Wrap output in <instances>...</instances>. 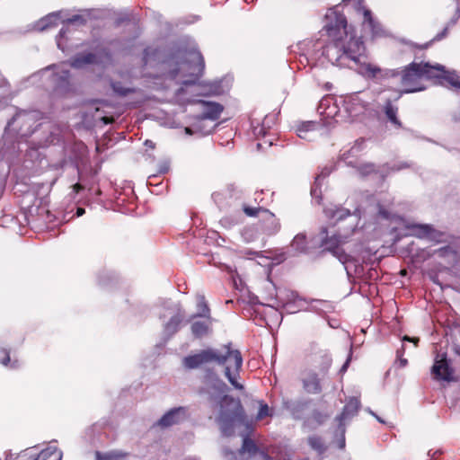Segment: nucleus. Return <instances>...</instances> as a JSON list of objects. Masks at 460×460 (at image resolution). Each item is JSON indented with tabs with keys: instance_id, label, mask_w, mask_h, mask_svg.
<instances>
[{
	"instance_id": "1",
	"label": "nucleus",
	"mask_w": 460,
	"mask_h": 460,
	"mask_svg": "<svg viewBox=\"0 0 460 460\" xmlns=\"http://www.w3.org/2000/svg\"><path fill=\"white\" fill-rule=\"evenodd\" d=\"M325 21L323 29L328 40L323 47V55L332 65L340 67L361 65L368 76L376 77L381 69L365 62V44L361 39L349 31L346 16L335 10H329L325 14Z\"/></svg>"
},
{
	"instance_id": "2",
	"label": "nucleus",
	"mask_w": 460,
	"mask_h": 460,
	"mask_svg": "<svg viewBox=\"0 0 460 460\" xmlns=\"http://www.w3.org/2000/svg\"><path fill=\"white\" fill-rule=\"evenodd\" d=\"M385 76L392 78L399 77L401 95L402 93L421 92L426 89L418 62H411L400 70H390L385 74Z\"/></svg>"
},
{
	"instance_id": "3",
	"label": "nucleus",
	"mask_w": 460,
	"mask_h": 460,
	"mask_svg": "<svg viewBox=\"0 0 460 460\" xmlns=\"http://www.w3.org/2000/svg\"><path fill=\"white\" fill-rule=\"evenodd\" d=\"M219 359V350L207 348L189 354L182 358V366L187 369H203L216 371Z\"/></svg>"
},
{
	"instance_id": "4",
	"label": "nucleus",
	"mask_w": 460,
	"mask_h": 460,
	"mask_svg": "<svg viewBox=\"0 0 460 460\" xmlns=\"http://www.w3.org/2000/svg\"><path fill=\"white\" fill-rule=\"evenodd\" d=\"M355 228L356 224L354 222H350L344 226H338L336 233L329 235L328 228L322 227L320 231L321 246L332 252L340 247L341 244L347 242L348 238L354 233Z\"/></svg>"
},
{
	"instance_id": "5",
	"label": "nucleus",
	"mask_w": 460,
	"mask_h": 460,
	"mask_svg": "<svg viewBox=\"0 0 460 460\" xmlns=\"http://www.w3.org/2000/svg\"><path fill=\"white\" fill-rule=\"evenodd\" d=\"M242 365L243 357L241 352L233 349L229 343L223 347V351H219L216 371H221L224 374H238L242 369Z\"/></svg>"
},
{
	"instance_id": "6",
	"label": "nucleus",
	"mask_w": 460,
	"mask_h": 460,
	"mask_svg": "<svg viewBox=\"0 0 460 460\" xmlns=\"http://www.w3.org/2000/svg\"><path fill=\"white\" fill-rule=\"evenodd\" d=\"M243 409L240 400L225 395L220 402V418L224 421H233L242 416Z\"/></svg>"
},
{
	"instance_id": "7",
	"label": "nucleus",
	"mask_w": 460,
	"mask_h": 460,
	"mask_svg": "<svg viewBox=\"0 0 460 460\" xmlns=\"http://www.w3.org/2000/svg\"><path fill=\"white\" fill-rule=\"evenodd\" d=\"M15 460H62V451L57 447H48L39 453L26 449L22 451Z\"/></svg>"
},
{
	"instance_id": "8",
	"label": "nucleus",
	"mask_w": 460,
	"mask_h": 460,
	"mask_svg": "<svg viewBox=\"0 0 460 460\" xmlns=\"http://www.w3.org/2000/svg\"><path fill=\"white\" fill-rule=\"evenodd\" d=\"M186 415L187 409L185 407L171 409L158 420V425L162 428H167L178 424L186 418Z\"/></svg>"
},
{
	"instance_id": "9",
	"label": "nucleus",
	"mask_w": 460,
	"mask_h": 460,
	"mask_svg": "<svg viewBox=\"0 0 460 460\" xmlns=\"http://www.w3.org/2000/svg\"><path fill=\"white\" fill-rule=\"evenodd\" d=\"M185 63L188 65L191 75L198 78L202 74L205 63L199 51L191 50L188 52Z\"/></svg>"
},
{
	"instance_id": "10",
	"label": "nucleus",
	"mask_w": 460,
	"mask_h": 460,
	"mask_svg": "<svg viewBox=\"0 0 460 460\" xmlns=\"http://www.w3.org/2000/svg\"><path fill=\"white\" fill-rule=\"evenodd\" d=\"M421 70L423 82L425 80H440L444 75L445 66L437 64L430 65L428 62H418Z\"/></svg>"
},
{
	"instance_id": "11",
	"label": "nucleus",
	"mask_w": 460,
	"mask_h": 460,
	"mask_svg": "<svg viewBox=\"0 0 460 460\" xmlns=\"http://www.w3.org/2000/svg\"><path fill=\"white\" fill-rule=\"evenodd\" d=\"M260 221L262 230L269 235L275 234L280 229L279 219L268 209H266V211H262Z\"/></svg>"
},
{
	"instance_id": "12",
	"label": "nucleus",
	"mask_w": 460,
	"mask_h": 460,
	"mask_svg": "<svg viewBox=\"0 0 460 460\" xmlns=\"http://www.w3.org/2000/svg\"><path fill=\"white\" fill-rule=\"evenodd\" d=\"M384 114L385 115L386 119L391 123V125L395 128H402V123L398 117L399 108L397 105L394 104L391 99H387L382 108Z\"/></svg>"
},
{
	"instance_id": "13",
	"label": "nucleus",
	"mask_w": 460,
	"mask_h": 460,
	"mask_svg": "<svg viewBox=\"0 0 460 460\" xmlns=\"http://www.w3.org/2000/svg\"><path fill=\"white\" fill-rule=\"evenodd\" d=\"M98 57L96 54L88 52V53H79L70 59V66L75 68H81L86 65L97 64Z\"/></svg>"
},
{
	"instance_id": "14",
	"label": "nucleus",
	"mask_w": 460,
	"mask_h": 460,
	"mask_svg": "<svg viewBox=\"0 0 460 460\" xmlns=\"http://www.w3.org/2000/svg\"><path fill=\"white\" fill-rule=\"evenodd\" d=\"M211 318H206L203 321H195L190 326V330L195 338H202L208 335L211 330Z\"/></svg>"
},
{
	"instance_id": "15",
	"label": "nucleus",
	"mask_w": 460,
	"mask_h": 460,
	"mask_svg": "<svg viewBox=\"0 0 460 460\" xmlns=\"http://www.w3.org/2000/svg\"><path fill=\"white\" fill-rule=\"evenodd\" d=\"M446 354H438L431 374H452Z\"/></svg>"
},
{
	"instance_id": "16",
	"label": "nucleus",
	"mask_w": 460,
	"mask_h": 460,
	"mask_svg": "<svg viewBox=\"0 0 460 460\" xmlns=\"http://www.w3.org/2000/svg\"><path fill=\"white\" fill-rule=\"evenodd\" d=\"M360 406V402L357 398H351L343 407L341 413L337 417L340 421H342L349 417L354 416L358 413Z\"/></svg>"
},
{
	"instance_id": "17",
	"label": "nucleus",
	"mask_w": 460,
	"mask_h": 460,
	"mask_svg": "<svg viewBox=\"0 0 460 460\" xmlns=\"http://www.w3.org/2000/svg\"><path fill=\"white\" fill-rule=\"evenodd\" d=\"M129 456L128 452L122 450H111L108 452L96 451L94 453L95 460H126Z\"/></svg>"
},
{
	"instance_id": "18",
	"label": "nucleus",
	"mask_w": 460,
	"mask_h": 460,
	"mask_svg": "<svg viewBox=\"0 0 460 460\" xmlns=\"http://www.w3.org/2000/svg\"><path fill=\"white\" fill-rule=\"evenodd\" d=\"M327 214L328 217L336 221V224H339L351 217L350 210L344 208H336L334 210H328Z\"/></svg>"
},
{
	"instance_id": "19",
	"label": "nucleus",
	"mask_w": 460,
	"mask_h": 460,
	"mask_svg": "<svg viewBox=\"0 0 460 460\" xmlns=\"http://www.w3.org/2000/svg\"><path fill=\"white\" fill-rule=\"evenodd\" d=\"M206 115L212 119H217L219 118L223 111V106L217 102H204Z\"/></svg>"
},
{
	"instance_id": "20",
	"label": "nucleus",
	"mask_w": 460,
	"mask_h": 460,
	"mask_svg": "<svg viewBox=\"0 0 460 460\" xmlns=\"http://www.w3.org/2000/svg\"><path fill=\"white\" fill-rule=\"evenodd\" d=\"M413 235L419 238H429L434 232L429 225H414L411 226Z\"/></svg>"
},
{
	"instance_id": "21",
	"label": "nucleus",
	"mask_w": 460,
	"mask_h": 460,
	"mask_svg": "<svg viewBox=\"0 0 460 460\" xmlns=\"http://www.w3.org/2000/svg\"><path fill=\"white\" fill-rule=\"evenodd\" d=\"M304 387L307 393L317 394L321 391V386L316 376H310L309 378L304 380Z\"/></svg>"
},
{
	"instance_id": "22",
	"label": "nucleus",
	"mask_w": 460,
	"mask_h": 460,
	"mask_svg": "<svg viewBox=\"0 0 460 460\" xmlns=\"http://www.w3.org/2000/svg\"><path fill=\"white\" fill-rule=\"evenodd\" d=\"M309 446L312 449L315 450L319 454H323L326 451V446L319 436H311L307 439Z\"/></svg>"
},
{
	"instance_id": "23",
	"label": "nucleus",
	"mask_w": 460,
	"mask_h": 460,
	"mask_svg": "<svg viewBox=\"0 0 460 460\" xmlns=\"http://www.w3.org/2000/svg\"><path fill=\"white\" fill-rule=\"evenodd\" d=\"M315 127H316V123H314L313 121L303 122L301 125H299L297 127V129H296L297 136L301 138L307 139L308 138L307 134L310 131L314 130Z\"/></svg>"
},
{
	"instance_id": "24",
	"label": "nucleus",
	"mask_w": 460,
	"mask_h": 460,
	"mask_svg": "<svg viewBox=\"0 0 460 460\" xmlns=\"http://www.w3.org/2000/svg\"><path fill=\"white\" fill-rule=\"evenodd\" d=\"M240 451L243 453H249L250 455H255L258 451V447L252 439L246 437L243 440Z\"/></svg>"
},
{
	"instance_id": "25",
	"label": "nucleus",
	"mask_w": 460,
	"mask_h": 460,
	"mask_svg": "<svg viewBox=\"0 0 460 460\" xmlns=\"http://www.w3.org/2000/svg\"><path fill=\"white\" fill-rule=\"evenodd\" d=\"M158 54H159L158 49L153 48V47L146 48L144 49L143 58H142L144 66H146L149 62H151L152 60H155L157 58Z\"/></svg>"
},
{
	"instance_id": "26",
	"label": "nucleus",
	"mask_w": 460,
	"mask_h": 460,
	"mask_svg": "<svg viewBox=\"0 0 460 460\" xmlns=\"http://www.w3.org/2000/svg\"><path fill=\"white\" fill-rule=\"evenodd\" d=\"M441 79L447 82L453 87L460 89V77L456 73L445 69L444 75H442Z\"/></svg>"
},
{
	"instance_id": "27",
	"label": "nucleus",
	"mask_w": 460,
	"mask_h": 460,
	"mask_svg": "<svg viewBox=\"0 0 460 460\" xmlns=\"http://www.w3.org/2000/svg\"><path fill=\"white\" fill-rule=\"evenodd\" d=\"M357 171L363 177L368 176L377 172L375 164L372 163L359 164L357 166Z\"/></svg>"
},
{
	"instance_id": "28",
	"label": "nucleus",
	"mask_w": 460,
	"mask_h": 460,
	"mask_svg": "<svg viewBox=\"0 0 460 460\" xmlns=\"http://www.w3.org/2000/svg\"><path fill=\"white\" fill-rule=\"evenodd\" d=\"M291 247H293L297 252H305L306 249L305 235L296 234L291 243Z\"/></svg>"
},
{
	"instance_id": "29",
	"label": "nucleus",
	"mask_w": 460,
	"mask_h": 460,
	"mask_svg": "<svg viewBox=\"0 0 460 460\" xmlns=\"http://www.w3.org/2000/svg\"><path fill=\"white\" fill-rule=\"evenodd\" d=\"M197 307L199 310L198 316L204 318H211L210 316V309L205 300L204 296H201L197 304Z\"/></svg>"
},
{
	"instance_id": "30",
	"label": "nucleus",
	"mask_w": 460,
	"mask_h": 460,
	"mask_svg": "<svg viewBox=\"0 0 460 460\" xmlns=\"http://www.w3.org/2000/svg\"><path fill=\"white\" fill-rule=\"evenodd\" d=\"M243 210L244 214L251 217H259L261 219V216L262 215V211H266L265 208L261 207H251L248 205L243 206Z\"/></svg>"
},
{
	"instance_id": "31",
	"label": "nucleus",
	"mask_w": 460,
	"mask_h": 460,
	"mask_svg": "<svg viewBox=\"0 0 460 460\" xmlns=\"http://www.w3.org/2000/svg\"><path fill=\"white\" fill-rule=\"evenodd\" d=\"M111 88L119 96H127L129 93H135L134 88L124 87L119 82H112Z\"/></svg>"
},
{
	"instance_id": "32",
	"label": "nucleus",
	"mask_w": 460,
	"mask_h": 460,
	"mask_svg": "<svg viewBox=\"0 0 460 460\" xmlns=\"http://www.w3.org/2000/svg\"><path fill=\"white\" fill-rule=\"evenodd\" d=\"M332 255L335 256L342 264H346L348 262H350L353 261V258L351 255L345 252V251L338 247L335 251H333Z\"/></svg>"
},
{
	"instance_id": "33",
	"label": "nucleus",
	"mask_w": 460,
	"mask_h": 460,
	"mask_svg": "<svg viewBox=\"0 0 460 460\" xmlns=\"http://www.w3.org/2000/svg\"><path fill=\"white\" fill-rule=\"evenodd\" d=\"M404 352L405 347L402 344L401 348L396 350V359L394 361V365L399 368L404 367L408 364L407 358H403Z\"/></svg>"
},
{
	"instance_id": "34",
	"label": "nucleus",
	"mask_w": 460,
	"mask_h": 460,
	"mask_svg": "<svg viewBox=\"0 0 460 460\" xmlns=\"http://www.w3.org/2000/svg\"><path fill=\"white\" fill-rule=\"evenodd\" d=\"M181 321L182 318L179 314L171 317L169 322L166 323V330L171 332H176L179 329Z\"/></svg>"
},
{
	"instance_id": "35",
	"label": "nucleus",
	"mask_w": 460,
	"mask_h": 460,
	"mask_svg": "<svg viewBox=\"0 0 460 460\" xmlns=\"http://www.w3.org/2000/svg\"><path fill=\"white\" fill-rule=\"evenodd\" d=\"M270 412L269 406L266 403L261 402V406H260L259 411L257 413L256 420H261L263 418L270 416Z\"/></svg>"
},
{
	"instance_id": "36",
	"label": "nucleus",
	"mask_w": 460,
	"mask_h": 460,
	"mask_svg": "<svg viewBox=\"0 0 460 460\" xmlns=\"http://www.w3.org/2000/svg\"><path fill=\"white\" fill-rule=\"evenodd\" d=\"M434 379L440 383L441 385H444V383H450V382H456L457 381V376H433Z\"/></svg>"
},
{
	"instance_id": "37",
	"label": "nucleus",
	"mask_w": 460,
	"mask_h": 460,
	"mask_svg": "<svg viewBox=\"0 0 460 460\" xmlns=\"http://www.w3.org/2000/svg\"><path fill=\"white\" fill-rule=\"evenodd\" d=\"M312 419L316 424L321 425L328 419V415L315 411L312 415Z\"/></svg>"
},
{
	"instance_id": "38",
	"label": "nucleus",
	"mask_w": 460,
	"mask_h": 460,
	"mask_svg": "<svg viewBox=\"0 0 460 460\" xmlns=\"http://www.w3.org/2000/svg\"><path fill=\"white\" fill-rule=\"evenodd\" d=\"M228 378V381L232 384V385L238 389V390H243V385L239 382V378L241 376H226Z\"/></svg>"
},
{
	"instance_id": "39",
	"label": "nucleus",
	"mask_w": 460,
	"mask_h": 460,
	"mask_svg": "<svg viewBox=\"0 0 460 460\" xmlns=\"http://www.w3.org/2000/svg\"><path fill=\"white\" fill-rule=\"evenodd\" d=\"M66 22L68 23H72V24H74V23L84 24L86 21L82 15L75 14V15L72 16L71 18L67 19Z\"/></svg>"
},
{
	"instance_id": "40",
	"label": "nucleus",
	"mask_w": 460,
	"mask_h": 460,
	"mask_svg": "<svg viewBox=\"0 0 460 460\" xmlns=\"http://www.w3.org/2000/svg\"><path fill=\"white\" fill-rule=\"evenodd\" d=\"M0 352L3 354V357H0V362L4 366H8L11 361L9 352L6 349L1 348Z\"/></svg>"
},
{
	"instance_id": "41",
	"label": "nucleus",
	"mask_w": 460,
	"mask_h": 460,
	"mask_svg": "<svg viewBox=\"0 0 460 460\" xmlns=\"http://www.w3.org/2000/svg\"><path fill=\"white\" fill-rule=\"evenodd\" d=\"M51 19L52 17L51 16H49V17H46L44 19H42L40 22V30H44V29H47L49 27H51L52 26V23H51Z\"/></svg>"
},
{
	"instance_id": "42",
	"label": "nucleus",
	"mask_w": 460,
	"mask_h": 460,
	"mask_svg": "<svg viewBox=\"0 0 460 460\" xmlns=\"http://www.w3.org/2000/svg\"><path fill=\"white\" fill-rule=\"evenodd\" d=\"M402 341H409V342H412L414 344V347H418L419 345V342H420V338L418 337H410L408 335H404L402 339Z\"/></svg>"
},
{
	"instance_id": "43",
	"label": "nucleus",
	"mask_w": 460,
	"mask_h": 460,
	"mask_svg": "<svg viewBox=\"0 0 460 460\" xmlns=\"http://www.w3.org/2000/svg\"><path fill=\"white\" fill-rule=\"evenodd\" d=\"M364 21L369 24V26H373L374 20L372 17V13L369 10H365L364 12Z\"/></svg>"
},
{
	"instance_id": "44",
	"label": "nucleus",
	"mask_w": 460,
	"mask_h": 460,
	"mask_svg": "<svg viewBox=\"0 0 460 460\" xmlns=\"http://www.w3.org/2000/svg\"><path fill=\"white\" fill-rule=\"evenodd\" d=\"M447 32H448V28L447 27L444 28L443 31L440 33H438L433 38L432 41L441 40L442 39H444L447 35Z\"/></svg>"
},
{
	"instance_id": "45",
	"label": "nucleus",
	"mask_w": 460,
	"mask_h": 460,
	"mask_svg": "<svg viewBox=\"0 0 460 460\" xmlns=\"http://www.w3.org/2000/svg\"><path fill=\"white\" fill-rule=\"evenodd\" d=\"M350 360H351V355L349 354L347 357L345 362L342 364V366H341V367L340 369V374H343V373H345L347 371L348 367H349V365L350 363Z\"/></svg>"
},
{
	"instance_id": "46",
	"label": "nucleus",
	"mask_w": 460,
	"mask_h": 460,
	"mask_svg": "<svg viewBox=\"0 0 460 460\" xmlns=\"http://www.w3.org/2000/svg\"><path fill=\"white\" fill-rule=\"evenodd\" d=\"M100 119L105 125L111 124L115 121V119L112 116H102L100 118Z\"/></svg>"
},
{
	"instance_id": "47",
	"label": "nucleus",
	"mask_w": 460,
	"mask_h": 460,
	"mask_svg": "<svg viewBox=\"0 0 460 460\" xmlns=\"http://www.w3.org/2000/svg\"><path fill=\"white\" fill-rule=\"evenodd\" d=\"M73 191L75 194H78L81 190L84 189V186L81 183L77 182L72 186Z\"/></svg>"
},
{
	"instance_id": "48",
	"label": "nucleus",
	"mask_w": 460,
	"mask_h": 460,
	"mask_svg": "<svg viewBox=\"0 0 460 460\" xmlns=\"http://www.w3.org/2000/svg\"><path fill=\"white\" fill-rule=\"evenodd\" d=\"M63 75L60 76V79L65 83V84H68V79L70 77V73L69 71H63L62 72Z\"/></svg>"
},
{
	"instance_id": "49",
	"label": "nucleus",
	"mask_w": 460,
	"mask_h": 460,
	"mask_svg": "<svg viewBox=\"0 0 460 460\" xmlns=\"http://www.w3.org/2000/svg\"><path fill=\"white\" fill-rule=\"evenodd\" d=\"M222 269L224 270L227 271L228 273H233L235 271V269H234L232 266L227 265V264H223Z\"/></svg>"
},
{
	"instance_id": "50",
	"label": "nucleus",
	"mask_w": 460,
	"mask_h": 460,
	"mask_svg": "<svg viewBox=\"0 0 460 460\" xmlns=\"http://www.w3.org/2000/svg\"><path fill=\"white\" fill-rule=\"evenodd\" d=\"M84 213H85V210H84V208H77V210H76V216H77V217H81V216H83Z\"/></svg>"
},
{
	"instance_id": "51",
	"label": "nucleus",
	"mask_w": 460,
	"mask_h": 460,
	"mask_svg": "<svg viewBox=\"0 0 460 460\" xmlns=\"http://www.w3.org/2000/svg\"><path fill=\"white\" fill-rule=\"evenodd\" d=\"M146 146H151V147H154V144H153V142H152V141H150V140H146Z\"/></svg>"
},
{
	"instance_id": "52",
	"label": "nucleus",
	"mask_w": 460,
	"mask_h": 460,
	"mask_svg": "<svg viewBox=\"0 0 460 460\" xmlns=\"http://www.w3.org/2000/svg\"><path fill=\"white\" fill-rule=\"evenodd\" d=\"M429 43H427V44H425L424 46L420 47V49H425V48H428V46H429Z\"/></svg>"
},
{
	"instance_id": "53",
	"label": "nucleus",
	"mask_w": 460,
	"mask_h": 460,
	"mask_svg": "<svg viewBox=\"0 0 460 460\" xmlns=\"http://www.w3.org/2000/svg\"><path fill=\"white\" fill-rule=\"evenodd\" d=\"M194 84V81H192V82H189V81L184 82V84Z\"/></svg>"
},
{
	"instance_id": "54",
	"label": "nucleus",
	"mask_w": 460,
	"mask_h": 460,
	"mask_svg": "<svg viewBox=\"0 0 460 460\" xmlns=\"http://www.w3.org/2000/svg\"><path fill=\"white\" fill-rule=\"evenodd\" d=\"M405 273H406V270H402V271H401V274H402V275H404Z\"/></svg>"
},
{
	"instance_id": "55",
	"label": "nucleus",
	"mask_w": 460,
	"mask_h": 460,
	"mask_svg": "<svg viewBox=\"0 0 460 460\" xmlns=\"http://www.w3.org/2000/svg\"><path fill=\"white\" fill-rule=\"evenodd\" d=\"M186 132L190 133V129L189 128H186Z\"/></svg>"
}]
</instances>
